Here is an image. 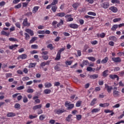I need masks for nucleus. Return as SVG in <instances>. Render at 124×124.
I'll list each match as a JSON object with an SVG mask.
<instances>
[{"mask_svg":"<svg viewBox=\"0 0 124 124\" xmlns=\"http://www.w3.org/2000/svg\"><path fill=\"white\" fill-rule=\"evenodd\" d=\"M106 0H101V7L104 8V9H107V8H108L110 5L109 2H107Z\"/></svg>","mask_w":124,"mask_h":124,"instance_id":"obj_1","label":"nucleus"},{"mask_svg":"<svg viewBox=\"0 0 124 124\" xmlns=\"http://www.w3.org/2000/svg\"><path fill=\"white\" fill-rule=\"evenodd\" d=\"M65 106L67 108L68 110H71V109L74 108V104H69L68 102L66 101L65 103Z\"/></svg>","mask_w":124,"mask_h":124,"instance_id":"obj_2","label":"nucleus"},{"mask_svg":"<svg viewBox=\"0 0 124 124\" xmlns=\"http://www.w3.org/2000/svg\"><path fill=\"white\" fill-rule=\"evenodd\" d=\"M105 89H106L107 92L109 93H111L112 90H113V87L112 86H109L108 84H105Z\"/></svg>","mask_w":124,"mask_h":124,"instance_id":"obj_3","label":"nucleus"},{"mask_svg":"<svg viewBox=\"0 0 124 124\" xmlns=\"http://www.w3.org/2000/svg\"><path fill=\"white\" fill-rule=\"evenodd\" d=\"M111 60L114 62H122V60H121L120 57L112 58Z\"/></svg>","mask_w":124,"mask_h":124,"instance_id":"obj_4","label":"nucleus"},{"mask_svg":"<svg viewBox=\"0 0 124 124\" xmlns=\"http://www.w3.org/2000/svg\"><path fill=\"white\" fill-rule=\"evenodd\" d=\"M23 25L25 27H30V26H31V23L28 22V18H26L24 20Z\"/></svg>","mask_w":124,"mask_h":124,"instance_id":"obj_5","label":"nucleus"},{"mask_svg":"<svg viewBox=\"0 0 124 124\" xmlns=\"http://www.w3.org/2000/svg\"><path fill=\"white\" fill-rule=\"evenodd\" d=\"M27 54H22L21 55L18 56L17 57V60H19L20 59H21V60H25V59H27Z\"/></svg>","mask_w":124,"mask_h":124,"instance_id":"obj_6","label":"nucleus"},{"mask_svg":"<svg viewBox=\"0 0 124 124\" xmlns=\"http://www.w3.org/2000/svg\"><path fill=\"white\" fill-rule=\"evenodd\" d=\"M109 10H111L114 13H116L118 12V9L116 7L112 6L109 8Z\"/></svg>","mask_w":124,"mask_h":124,"instance_id":"obj_7","label":"nucleus"},{"mask_svg":"<svg viewBox=\"0 0 124 124\" xmlns=\"http://www.w3.org/2000/svg\"><path fill=\"white\" fill-rule=\"evenodd\" d=\"M69 27H70L71 29H78V25L74 23L69 24Z\"/></svg>","mask_w":124,"mask_h":124,"instance_id":"obj_8","label":"nucleus"},{"mask_svg":"<svg viewBox=\"0 0 124 124\" xmlns=\"http://www.w3.org/2000/svg\"><path fill=\"white\" fill-rule=\"evenodd\" d=\"M109 78H110V79H115V78H117V81H119V76H118V75H109Z\"/></svg>","mask_w":124,"mask_h":124,"instance_id":"obj_9","label":"nucleus"},{"mask_svg":"<svg viewBox=\"0 0 124 124\" xmlns=\"http://www.w3.org/2000/svg\"><path fill=\"white\" fill-rule=\"evenodd\" d=\"M113 96L114 97H118L120 96V92L114 90L113 91Z\"/></svg>","mask_w":124,"mask_h":124,"instance_id":"obj_10","label":"nucleus"},{"mask_svg":"<svg viewBox=\"0 0 124 124\" xmlns=\"http://www.w3.org/2000/svg\"><path fill=\"white\" fill-rule=\"evenodd\" d=\"M89 78L90 79H96L98 78V75L97 74L90 75H89Z\"/></svg>","mask_w":124,"mask_h":124,"instance_id":"obj_11","label":"nucleus"},{"mask_svg":"<svg viewBox=\"0 0 124 124\" xmlns=\"http://www.w3.org/2000/svg\"><path fill=\"white\" fill-rule=\"evenodd\" d=\"M42 107V104H40L34 106L32 108L33 110H37V109H41Z\"/></svg>","mask_w":124,"mask_h":124,"instance_id":"obj_12","label":"nucleus"},{"mask_svg":"<svg viewBox=\"0 0 124 124\" xmlns=\"http://www.w3.org/2000/svg\"><path fill=\"white\" fill-rule=\"evenodd\" d=\"M1 34H2V35H5L6 36H9V35H10V32H7L6 31H1Z\"/></svg>","mask_w":124,"mask_h":124,"instance_id":"obj_13","label":"nucleus"},{"mask_svg":"<svg viewBox=\"0 0 124 124\" xmlns=\"http://www.w3.org/2000/svg\"><path fill=\"white\" fill-rule=\"evenodd\" d=\"M63 112H66V110L65 109L60 108L57 110V114H62V113H63Z\"/></svg>","mask_w":124,"mask_h":124,"instance_id":"obj_14","label":"nucleus"},{"mask_svg":"<svg viewBox=\"0 0 124 124\" xmlns=\"http://www.w3.org/2000/svg\"><path fill=\"white\" fill-rule=\"evenodd\" d=\"M15 116H16V114L14 112H9L7 114V117H8L9 118L11 117H15Z\"/></svg>","mask_w":124,"mask_h":124,"instance_id":"obj_15","label":"nucleus"},{"mask_svg":"<svg viewBox=\"0 0 124 124\" xmlns=\"http://www.w3.org/2000/svg\"><path fill=\"white\" fill-rule=\"evenodd\" d=\"M79 5H80V3H75L74 4H73L72 6L73 7V8H74L75 10H76V9H77L78 6H79Z\"/></svg>","mask_w":124,"mask_h":124,"instance_id":"obj_16","label":"nucleus"},{"mask_svg":"<svg viewBox=\"0 0 124 124\" xmlns=\"http://www.w3.org/2000/svg\"><path fill=\"white\" fill-rule=\"evenodd\" d=\"M104 112L105 113H111L109 116H113L114 114V113L112 110H110V109H105Z\"/></svg>","mask_w":124,"mask_h":124,"instance_id":"obj_17","label":"nucleus"},{"mask_svg":"<svg viewBox=\"0 0 124 124\" xmlns=\"http://www.w3.org/2000/svg\"><path fill=\"white\" fill-rule=\"evenodd\" d=\"M38 98V96H35L33 97V99L35 100V102L36 103H40V100H39Z\"/></svg>","mask_w":124,"mask_h":124,"instance_id":"obj_18","label":"nucleus"},{"mask_svg":"<svg viewBox=\"0 0 124 124\" xmlns=\"http://www.w3.org/2000/svg\"><path fill=\"white\" fill-rule=\"evenodd\" d=\"M56 16H58V17H64V16H65V13H59L57 14Z\"/></svg>","mask_w":124,"mask_h":124,"instance_id":"obj_19","label":"nucleus"},{"mask_svg":"<svg viewBox=\"0 0 124 124\" xmlns=\"http://www.w3.org/2000/svg\"><path fill=\"white\" fill-rule=\"evenodd\" d=\"M99 106H100V107H108V106H109V103L100 104Z\"/></svg>","mask_w":124,"mask_h":124,"instance_id":"obj_20","label":"nucleus"},{"mask_svg":"<svg viewBox=\"0 0 124 124\" xmlns=\"http://www.w3.org/2000/svg\"><path fill=\"white\" fill-rule=\"evenodd\" d=\"M109 40H112L113 41H117V37L114 36H109Z\"/></svg>","mask_w":124,"mask_h":124,"instance_id":"obj_21","label":"nucleus"},{"mask_svg":"<svg viewBox=\"0 0 124 124\" xmlns=\"http://www.w3.org/2000/svg\"><path fill=\"white\" fill-rule=\"evenodd\" d=\"M45 88H51L52 84L50 82H46L45 84Z\"/></svg>","mask_w":124,"mask_h":124,"instance_id":"obj_22","label":"nucleus"},{"mask_svg":"<svg viewBox=\"0 0 124 124\" xmlns=\"http://www.w3.org/2000/svg\"><path fill=\"white\" fill-rule=\"evenodd\" d=\"M39 7L38 6H35L33 8L32 12L35 14V13H36L37 12V11L38 10V9Z\"/></svg>","mask_w":124,"mask_h":124,"instance_id":"obj_23","label":"nucleus"},{"mask_svg":"<svg viewBox=\"0 0 124 124\" xmlns=\"http://www.w3.org/2000/svg\"><path fill=\"white\" fill-rule=\"evenodd\" d=\"M60 60H61V53L58 52L55 58V61H60Z\"/></svg>","mask_w":124,"mask_h":124,"instance_id":"obj_24","label":"nucleus"},{"mask_svg":"<svg viewBox=\"0 0 124 124\" xmlns=\"http://www.w3.org/2000/svg\"><path fill=\"white\" fill-rule=\"evenodd\" d=\"M37 39V37H33L32 39L30 41V44H31V43H33L35 40Z\"/></svg>","mask_w":124,"mask_h":124,"instance_id":"obj_25","label":"nucleus"},{"mask_svg":"<svg viewBox=\"0 0 124 124\" xmlns=\"http://www.w3.org/2000/svg\"><path fill=\"white\" fill-rule=\"evenodd\" d=\"M18 47V45H14L9 46V49L12 50L13 49H16Z\"/></svg>","mask_w":124,"mask_h":124,"instance_id":"obj_26","label":"nucleus"},{"mask_svg":"<svg viewBox=\"0 0 124 124\" xmlns=\"http://www.w3.org/2000/svg\"><path fill=\"white\" fill-rule=\"evenodd\" d=\"M44 93H45V94H48V93H51V90L49 89H46L44 91Z\"/></svg>","mask_w":124,"mask_h":124,"instance_id":"obj_27","label":"nucleus"},{"mask_svg":"<svg viewBox=\"0 0 124 124\" xmlns=\"http://www.w3.org/2000/svg\"><path fill=\"white\" fill-rule=\"evenodd\" d=\"M35 65H36V63H30L29 65V68H31L32 67H35Z\"/></svg>","mask_w":124,"mask_h":124,"instance_id":"obj_28","label":"nucleus"},{"mask_svg":"<svg viewBox=\"0 0 124 124\" xmlns=\"http://www.w3.org/2000/svg\"><path fill=\"white\" fill-rule=\"evenodd\" d=\"M46 47L48 49H50V50H53V49H54V46H53V45L52 44H48Z\"/></svg>","mask_w":124,"mask_h":124,"instance_id":"obj_29","label":"nucleus"},{"mask_svg":"<svg viewBox=\"0 0 124 124\" xmlns=\"http://www.w3.org/2000/svg\"><path fill=\"white\" fill-rule=\"evenodd\" d=\"M24 34L25 35V40H29V39L31 38V36L27 33H25Z\"/></svg>","mask_w":124,"mask_h":124,"instance_id":"obj_30","label":"nucleus"},{"mask_svg":"<svg viewBox=\"0 0 124 124\" xmlns=\"http://www.w3.org/2000/svg\"><path fill=\"white\" fill-rule=\"evenodd\" d=\"M63 25V20L62 19H60V22L57 24V26L58 28H59L60 26Z\"/></svg>","mask_w":124,"mask_h":124,"instance_id":"obj_31","label":"nucleus"},{"mask_svg":"<svg viewBox=\"0 0 124 124\" xmlns=\"http://www.w3.org/2000/svg\"><path fill=\"white\" fill-rule=\"evenodd\" d=\"M108 70H105L103 72V76L104 77H107V76H108Z\"/></svg>","mask_w":124,"mask_h":124,"instance_id":"obj_32","label":"nucleus"},{"mask_svg":"<svg viewBox=\"0 0 124 124\" xmlns=\"http://www.w3.org/2000/svg\"><path fill=\"white\" fill-rule=\"evenodd\" d=\"M108 62V57H105L104 59H103L101 61L102 63H106Z\"/></svg>","mask_w":124,"mask_h":124,"instance_id":"obj_33","label":"nucleus"},{"mask_svg":"<svg viewBox=\"0 0 124 124\" xmlns=\"http://www.w3.org/2000/svg\"><path fill=\"white\" fill-rule=\"evenodd\" d=\"M24 89H25V86L24 85L20 86L16 88L17 91H21V90H24Z\"/></svg>","mask_w":124,"mask_h":124,"instance_id":"obj_34","label":"nucleus"},{"mask_svg":"<svg viewBox=\"0 0 124 124\" xmlns=\"http://www.w3.org/2000/svg\"><path fill=\"white\" fill-rule=\"evenodd\" d=\"M57 9H58V7H57V6H52L51 8V10H52L53 12H56Z\"/></svg>","mask_w":124,"mask_h":124,"instance_id":"obj_35","label":"nucleus"},{"mask_svg":"<svg viewBox=\"0 0 124 124\" xmlns=\"http://www.w3.org/2000/svg\"><path fill=\"white\" fill-rule=\"evenodd\" d=\"M23 101L24 103H27L29 101V100H28V98L26 96H23Z\"/></svg>","mask_w":124,"mask_h":124,"instance_id":"obj_36","label":"nucleus"},{"mask_svg":"<svg viewBox=\"0 0 124 124\" xmlns=\"http://www.w3.org/2000/svg\"><path fill=\"white\" fill-rule=\"evenodd\" d=\"M87 59H88V60H89V61H91V62H95V58L93 57H88Z\"/></svg>","mask_w":124,"mask_h":124,"instance_id":"obj_37","label":"nucleus"},{"mask_svg":"<svg viewBox=\"0 0 124 124\" xmlns=\"http://www.w3.org/2000/svg\"><path fill=\"white\" fill-rule=\"evenodd\" d=\"M118 28V25H114L111 28V31H116V29Z\"/></svg>","mask_w":124,"mask_h":124,"instance_id":"obj_38","label":"nucleus"},{"mask_svg":"<svg viewBox=\"0 0 124 124\" xmlns=\"http://www.w3.org/2000/svg\"><path fill=\"white\" fill-rule=\"evenodd\" d=\"M100 109H98V108H93L92 110V113H97V112H99V111Z\"/></svg>","mask_w":124,"mask_h":124,"instance_id":"obj_39","label":"nucleus"},{"mask_svg":"<svg viewBox=\"0 0 124 124\" xmlns=\"http://www.w3.org/2000/svg\"><path fill=\"white\" fill-rule=\"evenodd\" d=\"M71 117H72V115L70 114L66 118V121L67 122H69L70 121V119H71Z\"/></svg>","mask_w":124,"mask_h":124,"instance_id":"obj_40","label":"nucleus"},{"mask_svg":"<svg viewBox=\"0 0 124 124\" xmlns=\"http://www.w3.org/2000/svg\"><path fill=\"white\" fill-rule=\"evenodd\" d=\"M27 93H33V90L32 89H28L27 90Z\"/></svg>","mask_w":124,"mask_h":124,"instance_id":"obj_41","label":"nucleus"},{"mask_svg":"<svg viewBox=\"0 0 124 124\" xmlns=\"http://www.w3.org/2000/svg\"><path fill=\"white\" fill-rule=\"evenodd\" d=\"M96 100H97L96 98L93 99L91 103V105L92 106H93V105H94V104H95V101H96Z\"/></svg>","mask_w":124,"mask_h":124,"instance_id":"obj_42","label":"nucleus"},{"mask_svg":"<svg viewBox=\"0 0 124 124\" xmlns=\"http://www.w3.org/2000/svg\"><path fill=\"white\" fill-rule=\"evenodd\" d=\"M82 63H83L84 65H89V61L87 60H84L82 62Z\"/></svg>","mask_w":124,"mask_h":124,"instance_id":"obj_43","label":"nucleus"},{"mask_svg":"<svg viewBox=\"0 0 124 124\" xmlns=\"http://www.w3.org/2000/svg\"><path fill=\"white\" fill-rule=\"evenodd\" d=\"M81 103H82V102L81 101H78L77 102L76 106L77 107H80Z\"/></svg>","mask_w":124,"mask_h":124,"instance_id":"obj_44","label":"nucleus"},{"mask_svg":"<svg viewBox=\"0 0 124 124\" xmlns=\"http://www.w3.org/2000/svg\"><path fill=\"white\" fill-rule=\"evenodd\" d=\"M21 6H22V4L21 3H19L17 5H16L15 6V8H16V9H19V8H21Z\"/></svg>","mask_w":124,"mask_h":124,"instance_id":"obj_45","label":"nucleus"},{"mask_svg":"<svg viewBox=\"0 0 124 124\" xmlns=\"http://www.w3.org/2000/svg\"><path fill=\"white\" fill-rule=\"evenodd\" d=\"M111 2L112 3H118L120 4V0H112Z\"/></svg>","mask_w":124,"mask_h":124,"instance_id":"obj_46","label":"nucleus"},{"mask_svg":"<svg viewBox=\"0 0 124 124\" xmlns=\"http://www.w3.org/2000/svg\"><path fill=\"white\" fill-rule=\"evenodd\" d=\"M54 69L55 70H56V71H61V69L60 68L59 66H58V65L55 66Z\"/></svg>","mask_w":124,"mask_h":124,"instance_id":"obj_47","label":"nucleus"},{"mask_svg":"<svg viewBox=\"0 0 124 124\" xmlns=\"http://www.w3.org/2000/svg\"><path fill=\"white\" fill-rule=\"evenodd\" d=\"M73 61H66L65 62V63L66 65H71L72 64Z\"/></svg>","mask_w":124,"mask_h":124,"instance_id":"obj_48","label":"nucleus"},{"mask_svg":"<svg viewBox=\"0 0 124 124\" xmlns=\"http://www.w3.org/2000/svg\"><path fill=\"white\" fill-rule=\"evenodd\" d=\"M9 40L10 41H12L13 42H15V41H17V39L14 38H9Z\"/></svg>","mask_w":124,"mask_h":124,"instance_id":"obj_49","label":"nucleus"},{"mask_svg":"<svg viewBox=\"0 0 124 124\" xmlns=\"http://www.w3.org/2000/svg\"><path fill=\"white\" fill-rule=\"evenodd\" d=\"M31 49H37L38 48V46L36 45H33L31 46Z\"/></svg>","mask_w":124,"mask_h":124,"instance_id":"obj_50","label":"nucleus"},{"mask_svg":"<svg viewBox=\"0 0 124 124\" xmlns=\"http://www.w3.org/2000/svg\"><path fill=\"white\" fill-rule=\"evenodd\" d=\"M57 3H58V0H53L51 4V5H56Z\"/></svg>","mask_w":124,"mask_h":124,"instance_id":"obj_51","label":"nucleus"},{"mask_svg":"<svg viewBox=\"0 0 124 124\" xmlns=\"http://www.w3.org/2000/svg\"><path fill=\"white\" fill-rule=\"evenodd\" d=\"M23 81H29L30 80V78L28 77H25L22 78Z\"/></svg>","mask_w":124,"mask_h":124,"instance_id":"obj_52","label":"nucleus"},{"mask_svg":"<svg viewBox=\"0 0 124 124\" xmlns=\"http://www.w3.org/2000/svg\"><path fill=\"white\" fill-rule=\"evenodd\" d=\"M88 15H92L93 16H95L96 14L95 13H93V12H89L88 13Z\"/></svg>","mask_w":124,"mask_h":124,"instance_id":"obj_53","label":"nucleus"},{"mask_svg":"<svg viewBox=\"0 0 124 124\" xmlns=\"http://www.w3.org/2000/svg\"><path fill=\"white\" fill-rule=\"evenodd\" d=\"M82 119V116L81 115H77V120L80 121Z\"/></svg>","mask_w":124,"mask_h":124,"instance_id":"obj_54","label":"nucleus"},{"mask_svg":"<svg viewBox=\"0 0 124 124\" xmlns=\"http://www.w3.org/2000/svg\"><path fill=\"white\" fill-rule=\"evenodd\" d=\"M45 119V116H44V115H41L39 117V120H40V121H43V120H44Z\"/></svg>","mask_w":124,"mask_h":124,"instance_id":"obj_55","label":"nucleus"},{"mask_svg":"<svg viewBox=\"0 0 124 124\" xmlns=\"http://www.w3.org/2000/svg\"><path fill=\"white\" fill-rule=\"evenodd\" d=\"M87 71H89L90 72H92L93 71V68L91 67H87L86 69Z\"/></svg>","mask_w":124,"mask_h":124,"instance_id":"obj_56","label":"nucleus"},{"mask_svg":"<svg viewBox=\"0 0 124 124\" xmlns=\"http://www.w3.org/2000/svg\"><path fill=\"white\" fill-rule=\"evenodd\" d=\"M36 117H37V115L33 116L32 115H30L29 116V119L32 120V119H35V118H36Z\"/></svg>","mask_w":124,"mask_h":124,"instance_id":"obj_57","label":"nucleus"},{"mask_svg":"<svg viewBox=\"0 0 124 124\" xmlns=\"http://www.w3.org/2000/svg\"><path fill=\"white\" fill-rule=\"evenodd\" d=\"M65 50V47H62V48H61L59 51H58V53L60 54H62V52H63Z\"/></svg>","mask_w":124,"mask_h":124,"instance_id":"obj_58","label":"nucleus"},{"mask_svg":"<svg viewBox=\"0 0 124 124\" xmlns=\"http://www.w3.org/2000/svg\"><path fill=\"white\" fill-rule=\"evenodd\" d=\"M20 106H21L19 104L16 103L15 105V108L16 109H18V108H20Z\"/></svg>","mask_w":124,"mask_h":124,"instance_id":"obj_59","label":"nucleus"},{"mask_svg":"<svg viewBox=\"0 0 124 124\" xmlns=\"http://www.w3.org/2000/svg\"><path fill=\"white\" fill-rule=\"evenodd\" d=\"M38 33H39V34H44V33H45V31H38Z\"/></svg>","mask_w":124,"mask_h":124,"instance_id":"obj_60","label":"nucleus"},{"mask_svg":"<svg viewBox=\"0 0 124 124\" xmlns=\"http://www.w3.org/2000/svg\"><path fill=\"white\" fill-rule=\"evenodd\" d=\"M88 48H89V46L88 45H85L84 47L83 52H86L88 49Z\"/></svg>","mask_w":124,"mask_h":124,"instance_id":"obj_61","label":"nucleus"},{"mask_svg":"<svg viewBox=\"0 0 124 124\" xmlns=\"http://www.w3.org/2000/svg\"><path fill=\"white\" fill-rule=\"evenodd\" d=\"M105 33H102L100 34V36L101 38H104V37H105Z\"/></svg>","mask_w":124,"mask_h":124,"instance_id":"obj_62","label":"nucleus"},{"mask_svg":"<svg viewBox=\"0 0 124 124\" xmlns=\"http://www.w3.org/2000/svg\"><path fill=\"white\" fill-rule=\"evenodd\" d=\"M119 21H121V18H115L114 19H113L114 23L119 22Z\"/></svg>","mask_w":124,"mask_h":124,"instance_id":"obj_63","label":"nucleus"},{"mask_svg":"<svg viewBox=\"0 0 124 124\" xmlns=\"http://www.w3.org/2000/svg\"><path fill=\"white\" fill-rule=\"evenodd\" d=\"M5 4V2H4L3 1H1L0 2V6H4Z\"/></svg>","mask_w":124,"mask_h":124,"instance_id":"obj_64","label":"nucleus"}]
</instances>
